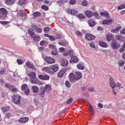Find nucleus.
<instances>
[{"label": "nucleus", "instance_id": "nucleus-57", "mask_svg": "<svg viewBox=\"0 0 125 125\" xmlns=\"http://www.w3.org/2000/svg\"><path fill=\"white\" fill-rule=\"evenodd\" d=\"M76 0H70L69 1L70 4L73 5L76 3Z\"/></svg>", "mask_w": 125, "mask_h": 125}, {"label": "nucleus", "instance_id": "nucleus-4", "mask_svg": "<svg viewBox=\"0 0 125 125\" xmlns=\"http://www.w3.org/2000/svg\"><path fill=\"white\" fill-rule=\"evenodd\" d=\"M109 84L111 87L113 88H116V87H119V89L121 88H125L123 86H122V83H115V80L113 77H110L109 80Z\"/></svg>", "mask_w": 125, "mask_h": 125}, {"label": "nucleus", "instance_id": "nucleus-36", "mask_svg": "<svg viewBox=\"0 0 125 125\" xmlns=\"http://www.w3.org/2000/svg\"><path fill=\"white\" fill-rule=\"evenodd\" d=\"M59 44H60V45H62V46H65V45H67V44H68V42H67L62 41V42H60L59 43Z\"/></svg>", "mask_w": 125, "mask_h": 125}, {"label": "nucleus", "instance_id": "nucleus-15", "mask_svg": "<svg viewBox=\"0 0 125 125\" xmlns=\"http://www.w3.org/2000/svg\"><path fill=\"white\" fill-rule=\"evenodd\" d=\"M45 93V90H44V88H43V87H42L39 93V96H41V97L43 98L44 97Z\"/></svg>", "mask_w": 125, "mask_h": 125}, {"label": "nucleus", "instance_id": "nucleus-16", "mask_svg": "<svg viewBox=\"0 0 125 125\" xmlns=\"http://www.w3.org/2000/svg\"><path fill=\"white\" fill-rule=\"evenodd\" d=\"M88 23L90 27H93L96 25V22H95V20H89Z\"/></svg>", "mask_w": 125, "mask_h": 125}, {"label": "nucleus", "instance_id": "nucleus-23", "mask_svg": "<svg viewBox=\"0 0 125 125\" xmlns=\"http://www.w3.org/2000/svg\"><path fill=\"white\" fill-rule=\"evenodd\" d=\"M99 44L102 47H108V44L103 41H100Z\"/></svg>", "mask_w": 125, "mask_h": 125}, {"label": "nucleus", "instance_id": "nucleus-8", "mask_svg": "<svg viewBox=\"0 0 125 125\" xmlns=\"http://www.w3.org/2000/svg\"><path fill=\"white\" fill-rule=\"evenodd\" d=\"M7 15V10L4 8L0 9V18L5 17Z\"/></svg>", "mask_w": 125, "mask_h": 125}, {"label": "nucleus", "instance_id": "nucleus-10", "mask_svg": "<svg viewBox=\"0 0 125 125\" xmlns=\"http://www.w3.org/2000/svg\"><path fill=\"white\" fill-rule=\"evenodd\" d=\"M120 45L121 44L116 41H113L111 42V46L113 49H119Z\"/></svg>", "mask_w": 125, "mask_h": 125}, {"label": "nucleus", "instance_id": "nucleus-18", "mask_svg": "<svg viewBox=\"0 0 125 125\" xmlns=\"http://www.w3.org/2000/svg\"><path fill=\"white\" fill-rule=\"evenodd\" d=\"M32 28L36 31V32H37V33H42V29L38 27L37 25H33Z\"/></svg>", "mask_w": 125, "mask_h": 125}, {"label": "nucleus", "instance_id": "nucleus-21", "mask_svg": "<svg viewBox=\"0 0 125 125\" xmlns=\"http://www.w3.org/2000/svg\"><path fill=\"white\" fill-rule=\"evenodd\" d=\"M43 88H44L45 92H50L51 91V86L49 84L46 85Z\"/></svg>", "mask_w": 125, "mask_h": 125}, {"label": "nucleus", "instance_id": "nucleus-14", "mask_svg": "<svg viewBox=\"0 0 125 125\" xmlns=\"http://www.w3.org/2000/svg\"><path fill=\"white\" fill-rule=\"evenodd\" d=\"M67 12L68 14H71V15H76V14H78L79 13L77 11L72 10L71 9H68L67 10Z\"/></svg>", "mask_w": 125, "mask_h": 125}, {"label": "nucleus", "instance_id": "nucleus-1", "mask_svg": "<svg viewBox=\"0 0 125 125\" xmlns=\"http://www.w3.org/2000/svg\"><path fill=\"white\" fill-rule=\"evenodd\" d=\"M82 77H83L82 73L79 71H75L74 74L73 73H70L69 75V80L71 83H75L76 81L81 80Z\"/></svg>", "mask_w": 125, "mask_h": 125}, {"label": "nucleus", "instance_id": "nucleus-7", "mask_svg": "<svg viewBox=\"0 0 125 125\" xmlns=\"http://www.w3.org/2000/svg\"><path fill=\"white\" fill-rule=\"evenodd\" d=\"M44 60H45L48 64H53L54 63H55V60L49 56L45 57L44 58Z\"/></svg>", "mask_w": 125, "mask_h": 125}, {"label": "nucleus", "instance_id": "nucleus-51", "mask_svg": "<svg viewBox=\"0 0 125 125\" xmlns=\"http://www.w3.org/2000/svg\"><path fill=\"white\" fill-rule=\"evenodd\" d=\"M50 30V28L49 27H46L44 28V31L45 32V33H48Z\"/></svg>", "mask_w": 125, "mask_h": 125}, {"label": "nucleus", "instance_id": "nucleus-64", "mask_svg": "<svg viewBox=\"0 0 125 125\" xmlns=\"http://www.w3.org/2000/svg\"><path fill=\"white\" fill-rule=\"evenodd\" d=\"M65 48L64 47H61L59 48V51L60 52H63L64 51Z\"/></svg>", "mask_w": 125, "mask_h": 125}, {"label": "nucleus", "instance_id": "nucleus-26", "mask_svg": "<svg viewBox=\"0 0 125 125\" xmlns=\"http://www.w3.org/2000/svg\"><path fill=\"white\" fill-rule=\"evenodd\" d=\"M113 21V20H104L103 21V24H104V25H108V24H111Z\"/></svg>", "mask_w": 125, "mask_h": 125}, {"label": "nucleus", "instance_id": "nucleus-38", "mask_svg": "<svg viewBox=\"0 0 125 125\" xmlns=\"http://www.w3.org/2000/svg\"><path fill=\"white\" fill-rule=\"evenodd\" d=\"M88 91L90 92H95V88H94L93 86L90 87L88 88Z\"/></svg>", "mask_w": 125, "mask_h": 125}, {"label": "nucleus", "instance_id": "nucleus-29", "mask_svg": "<svg viewBox=\"0 0 125 125\" xmlns=\"http://www.w3.org/2000/svg\"><path fill=\"white\" fill-rule=\"evenodd\" d=\"M42 15V13L39 12H35L34 13H33V16L34 18H36V17H39V16H41Z\"/></svg>", "mask_w": 125, "mask_h": 125}, {"label": "nucleus", "instance_id": "nucleus-28", "mask_svg": "<svg viewBox=\"0 0 125 125\" xmlns=\"http://www.w3.org/2000/svg\"><path fill=\"white\" fill-rule=\"evenodd\" d=\"M5 2L6 4L8 5H11V4H13L14 3V0H5Z\"/></svg>", "mask_w": 125, "mask_h": 125}, {"label": "nucleus", "instance_id": "nucleus-6", "mask_svg": "<svg viewBox=\"0 0 125 125\" xmlns=\"http://www.w3.org/2000/svg\"><path fill=\"white\" fill-rule=\"evenodd\" d=\"M13 101L15 104H20V100H21V96L14 94L12 97Z\"/></svg>", "mask_w": 125, "mask_h": 125}, {"label": "nucleus", "instance_id": "nucleus-17", "mask_svg": "<svg viewBox=\"0 0 125 125\" xmlns=\"http://www.w3.org/2000/svg\"><path fill=\"white\" fill-rule=\"evenodd\" d=\"M68 64H69V62L67 61V60L64 59L61 60V64L62 66L66 67L68 65Z\"/></svg>", "mask_w": 125, "mask_h": 125}, {"label": "nucleus", "instance_id": "nucleus-47", "mask_svg": "<svg viewBox=\"0 0 125 125\" xmlns=\"http://www.w3.org/2000/svg\"><path fill=\"white\" fill-rule=\"evenodd\" d=\"M42 8L44 10H48V7L45 5H42Z\"/></svg>", "mask_w": 125, "mask_h": 125}, {"label": "nucleus", "instance_id": "nucleus-13", "mask_svg": "<svg viewBox=\"0 0 125 125\" xmlns=\"http://www.w3.org/2000/svg\"><path fill=\"white\" fill-rule=\"evenodd\" d=\"M25 65L27 68H29V69H32V70H36V67L31 64V62H27L25 63Z\"/></svg>", "mask_w": 125, "mask_h": 125}, {"label": "nucleus", "instance_id": "nucleus-24", "mask_svg": "<svg viewBox=\"0 0 125 125\" xmlns=\"http://www.w3.org/2000/svg\"><path fill=\"white\" fill-rule=\"evenodd\" d=\"M32 92L33 93H38V92L39 91V87H38L37 86H32Z\"/></svg>", "mask_w": 125, "mask_h": 125}, {"label": "nucleus", "instance_id": "nucleus-5", "mask_svg": "<svg viewBox=\"0 0 125 125\" xmlns=\"http://www.w3.org/2000/svg\"><path fill=\"white\" fill-rule=\"evenodd\" d=\"M28 33L35 42L40 41L41 37H40V36H39L36 35V34H35V33H34V30H33L32 29H28Z\"/></svg>", "mask_w": 125, "mask_h": 125}, {"label": "nucleus", "instance_id": "nucleus-41", "mask_svg": "<svg viewBox=\"0 0 125 125\" xmlns=\"http://www.w3.org/2000/svg\"><path fill=\"white\" fill-rule=\"evenodd\" d=\"M24 94H25V95H29L30 94V89L28 88L25 89L24 91Z\"/></svg>", "mask_w": 125, "mask_h": 125}, {"label": "nucleus", "instance_id": "nucleus-48", "mask_svg": "<svg viewBox=\"0 0 125 125\" xmlns=\"http://www.w3.org/2000/svg\"><path fill=\"white\" fill-rule=\"evenodd\" d=\"M82 5H83V6H86L87 5V1L83 0L82 1Z\"/></svg>", "mask_w": 125, "mask_h": 125}, {"label": "nucleus", "instance_id": "nucleus-40", "mask_svg": "<svg viewBox=\"0 0 125 125\" xmlns=\"http://www.w3.org/2000/svg\"><path fill=\"white\" fill-rule=\"evenodd\" d=\"M125 61H119L118 62V65L119 66H120V67H122V66H124L125 65Z\"/></svg>", "mask_w": 125, "mask_h": 125}, {"label": "nucleus", "instance_id": "nucleus-11", "mask_svg": "<svg viewBox=\"0 0 125 125\" xmlns=\"http://www.w3.org/2000/svg\"><path fill=\"white\" fill-rule=\"evenodd\" d=\"M66 72H67V69L63 68L58 73V77L59 78H63V76H64Z\"/></svg>", "mask_w": 125, "mask_h": 125}, {"label": "nucleus", "instance_id": "nucleus-35", "mask_svg": "<svg viewBox=\"0 0 125 125\" xmlns=\"http://www.w3.org/2000/svg\"><path fill=\"white\" fill-rule=\"evenodd\" d=\"M77 68L78 69H79V70H83V69H84V66L82 64H78L77 65Z\"/></svg>", "mask_w": 125, "mask_h": 125}, {"label": "nucleus", "instance_id": "nucleus-42", "mask_svg": "<svg viewBox=\"0 0 125 125\" xmlns=\"http://www.w3.org/2000/svg\"><path fill=\"white\" fill-rule=\"evenodd\" d=\"M49 40H50V41H51V42H53L55 41V40H56V38L55 37L50 35L49 37Z\"/></svg>", "mask_w": 125, "mask_h": 125}, {"label": "nucleus", "instance_id": "nucleus-2", "mask_svg": "<svg viewBox=\"0 0 125 125\" xmlns=\"http://www.w3.org/2000/svg\"><path fill=\"white\" fill-rule=\"evenodd\" d=\"M59 69V67L57 65H51L49 67H43L42 71L50 74V75H54Z\"/></svg>", "mask_w": 125, "mask_h": 125}, {"label": "nucleus", "instance_id": "nucleus-43", "mask_svg": "<svg viewBox=\"0 0 125 125\" xmlns=\"http://www.w3.org/2000/svg\"><path fill=\"white\" fill-rule=\"evenodd\" d=\"M49 47L50 48H52V49L53 50H56L57 49V48H56V46L55 45H53L52 44H49Z\"/></svg>", "mask_w": 125, "mask_h": 125}, {"label": "nucleus", "instance_id": "nucleus-46", "mask_svg": "<svg viewBox=\"0 0 125 125\" xmlns=\"http://www.w3.org/2000/svg\"><path fill=\"white\" fill-rule=\"evenodd\" d=\"M52 55H57L58 54V52H57V50H53V51L51 52Z\"/></svg>", "mask_w": 125, "mask_h": 125}, {"label": "nucleus", "instance_id": "nucleus-56", "mask_svg": "<svg viewBox=\"0 0 125 125\" xmlns=\"http://www.w3.org/2000/svg\"><path fill=\"white\" fill-rule=\"evenodd\" d=\"M56 37L58 38V39H63L64 38V36H63V35L60 34H57Z\"/></svg>", "mask_w": 125, "mask_h": 125}, {"label": "nucleus", "instance_id": "nucleus-53", "mask_svg": "<svg viewBox=\"0 0 125 125\" xmlns=\"http://www.w3.org/2000/svg\"><path fill=\"white\" fill-rule=\"evenodd\" d=\"M0 23L2 25H7V24L9 23V22L6 21H0Z\"/></svg>", "mask_w": 125, "mask_h": 125}, {"label": "nucleus", "instance_id": "nucleus-59", "mask_svg": "<svg viewBox=\"0 0 125 125\" xmlns=\"http://www.w3.org/2000/svg\"><path fill=\"white\" fill-rule=\"evenodd\" d=\"M76 34L77 36H79V37H82L83 34L80 31H76Z\"/></svg>", "mask_w": 125, "mask_h": 125}, {"label": "nucleus", "instance_id": "nucleus-33", "mask_svg": "<svg viewBox=\"0 0 125 125\" xmlns=\"http://www.w3.org/2000/svg\"><path fill=\"white\" fill-rule=\"evenodd\" d=\"M89 109L90 110V112L92 115H94V113H95V111L93 110V107H92V105L90 104L89 106Z\"/></svg>", "mask_w": 125, "mask_h": 125}, {"label": "nucleus", "instance_id": "nucleus-52", "mask_svg": "<svg viewBox=\"0 0 125 125\" xmlns=\"http://www.w3.org/2000/svg\"><path fill=\"white\" fill-rule=\"evenodd\" d=\"M10 117H11V114H10L9 113H6L5 115V118L6 119H9Z\"/></svg>", "mask_w": 125, "mask_h": 125}, {"label": "nucleus", "instance_id": "nucleus-27", "mask_svg": "<svg viewBox=\"0 0 125 125\" xmlns=\"http://www.w3.org/2000/svg\"><path fill=\"white\" fill-rule=\"evenodd\" d=\"M122 29V27L121 26H119L115 29H112L111 30V33H118V32L120 31V30Z\"/></svg>", "mask_w": 125, "mask_h": 125}, {"label": "nucleus", "instance_id": "nucleus-19", "mask_svg": "<svg viewBox=\"0 0 125 125\" xmlns=\"http://www.w3.org/2000/svg\"><path fill=\"white\" fill-rule=\"evenodd\" d=\"M28 121H29V118L22 117L19 120V122L20 124H23V123H27Z\"/></svg>", "mask_w": 125, "mask_h": 125}, {"label": "nucleus", "instance_id": "nucleus-34", "mask_svg": "<svg viewBox=\"0 0 125 125\" xmlns=\"http://www.w3.org/2000/svg\"><path fill=\"white\" fill-rule=\"evenodd\" d=\"M78 18H79V19H80V20H83V19H85V16H83L82 14H79L78 15Z\"/></svg>", "mask_w": 125, "mask_h": 125}, {"label": "nucleus", "instance_id": "nucleus-39", "mask_svg": "<svg viewBox=\"0 0 125 125\" xmlns=\"http://www.w3.org/2000/svg\"><path fill=\"white\" fill-rule=\"evenodd\" d=\"M117 8L119 10H121V9H124V8H125V4H122L121 5L118 6Z\"/></svg>", "mask_w": 125, "mask_h": 125}, {"label": "nucleus", "instance_id": "nucleus-32", "mask_svg": "<svg viewBox=\"0 0 125 125\" xmlns=\"http://www.w3.org/2000/svg\"><path fill=\"white\" fill-rule=\"evenodd\" d=\"M125 51V42H124V44L122 45L121 48L119 49V51L122 53L124 52Z\"/></svg>", "mask_w": 125, "mask_h": 125}, {"label": "nucleus", "instance_id": "nucleus-30", "mask_svg": "<svg viewBox=\"0 0 125 125\" xmlns=\"http://www.w3.org/2000/svg\"><path fill=\"white\" fill-rule=\"evenodd\" d=\"M27 0H19V4L23 5V4H26Z\"/></svg>", "mask_w": 125, "mask_h": 125}, {"label": "nucleus", "instance_id": "nucleus-60", "mask_svg": "<svg viewBox=\"0 0 125 125\" xmlns=\"http://www.w3.org/2000/svg\"><path fill=\"white\" fill-rule=\"evenodd\" d=\"M121 35H125V28H123L120 31Z\"/></svg>", "mask_w": 125, "mask_h": 125}, {"label": "nucleus", "instance_id": "nucleus-54", "mask_svg": "<svg viewBox=\"0 0 125 125\" xmlns=\"http://www.w3.org/2000/svg\"><path fill=\"white\" fill-rule=\"evenodd\" d=\"M65 86H66V87H70V86H71V83H70V82L66 81Z\"/></svg>", "mask_w": 125, "mask_h": 125}, {"label": "nucleus", "instance_id": "nucleus-63", "mask_svg": "<svg viewBox=\"0 0 125 125\" xmlns=\"http://www.w3.org/2000/svg\"><path fill=\"white\" fill-rule=\"evenodd\" d=\"M90 46L92 47V48H94L95 47V45H94V43L91 42L90 43Z\"/></svg>", "mask_w": 125, "mask_h": 125}, {"label": "nucleus", "instance_id": "nucleus-44", "mask_svg": "<svg viewBox=\"0 0 125 125\" xmlns=\"http://www.w3.org/2000/svg\"><path fill=\"white\" fill-rule=\"evenodd\" d=\"M18 91V89H17V88H14V87L11 89V91L13 93H16Z\"/></svg>", "mask_w": 125, "mask_h": 125}, {"label": "nucleus", "instance_id": "nucleus-58", "mask_svg": "<svg viewBox=\"0 0 125 125\" xmlns=\"http://www.w3.org/2000/svg\"><path fill=\"white\" fill-rule=\"evenodd\" d=\"M46 43V41H43L40 42V45L43 46Z\"/></svg>", "mask_w": 125, "mask_h": 125}, {"label": "nucleus", "instance_id": "nucleus-62", "mask_svg": "<svg viewBox=\"0 0 125 125\" xmlns=\"http://www.w3.org/2000/svg\"><path fill=\"white\" fill-rule=\"evenodd\" d=\"M83 95L84 96H85L86 97H88V96H89V94H88V93L86 92L83 93Z\"/></svg>", "mask_w": 125, "mask_h": 125}, {"label": "nucleus", "instance_id": "nucleus-22", "mask_svg": "<svg viewBox=\"0 0 125 125\" xmlns=\"http://www.w3.org/2000/svg\"><path fill=\"white\" fill-rule=\"evenodd\" d=\"M114 39V35L111 34H108L106 35V40L108 42H111Z\"/></svg>", "mask_w": 125, "mask_h": 125}, {"label": "nucleus", "instance_id": "nucleus-37", "mask_svg": "<svg viewBox=\"0 0 125 125\" xmlns=\"http://www.w3.org/2000/svg\"><path fill=\"white\" fill-rule=\"evenodd\" d=\"M93 16H95L96 19H100L98 13H93Z\"/></svg>", "mask_w": 125, "mask_h": 125}, {"label": "nucleus", "instance_id": "nucleus-50", "mask_svg": "<svg viewBox=\"0 0 125 125\" xmlns=\"http://www.w3.org/2000/svg\"><path fill=\"white\" fill-rule=\"evenodd\" d=\"M1 110L3 113H6L8 111V108L7 107H2Z\"/></svg>", "mask_w": 125, "mask_h": 125}, {"label": "nucleus", "instance_id": "nucleus-45", "mask_svg": "<svg viewBox=\"0 0 125 125\" xmlns=\"http://www.w3.org/2000/svg\"><path fill=\"white\" fill-rule=\"evenodd\" d=\"M17 63H18L19 65H22V64H23V63H24V62H23V60H20V59H18V60H17Z\"/></svg>", "mask_w": 125, "mask_h": 125}, {"label": "nucleus", "instance_id": "nucleus-3", "mask_svg": "<svg viewBox=\"0 0 125 125\" xmlns=\"http://www.w3.org/2000/svg\"><path fill=\"white\" fill-rule=\"evenodd\" d=\"M28 77L30 78V83H39V84H42V82L40 83V80L37 79V76L36 75V72L32 71L31 72L27 74Z\"/></svg>", "mask_w": 125, "mask_h": 125}, {"label": "nucleus", "instance_id": "nucleus-49", "mask_svg": "<svg viewBox=\"0 0 125 125\" xmlns=\"http://www.w3.org/2000/svg\"><path fill=\"white\" fill-rule=\"evenodd\" d=\"M27 86H28L26 84H23L21 86V89H22V90H25L26 89H27Z\"/></svg>", "mask_w": 125, "mask_h": 125}, {"label": "nucleus", "instance_id": "nucleus-9", "mask_svg": "<svg viewBox=\"0 0 125 125\" xmlns=\"http://www.w3.org/2000/svg\"><path fill=\"white\" fill-rule=\"evenodd\" d=\"M85 40L86 41H92L93 40H95L96 38L95 36L90 34H86L85 35Z\"/></svg>", "mask_w": 125, "mask_h": 125}, {"label": "nucleus", "instance_id": "nucleus-55", "mask_svg": "<svg viewBox=\"0 0 125 125\" xmlns=\"http://www.w3.org/2000/svg\"><path fill=\"white\" fill-rule=\"evenodd\" d=\"M72 102H73V98H70L66 101L67 104H71Z\"/></svg>", "mask_w": 125, "mask_h": 125}, {"label": "nucleus", "instance_id": "nucleus-12", "mask_svg": "<svg viewBox=\"0 0 125 125\" xmlns=\"http://www.w3.org/2000/svg\"><path fill=\"white\" fill-rule=\"evenodd\" d=\"M38 78L42 81H48L50 77L48 75H40L38 76Z\"/></svg>", "mask_w": 125, "mask_h": 125}, {"label": "nucleus", "instance_id": "nucleus-31", "mask_svg": "<svg viewBox=\"0 0 125 125\" xmlns=\"http://www.w3.org/2000/svg\"><path fill=\"white\" fill-rule=\"evenodd\" d=\"M5 87H6V88H9V89H11V88L14 87V86L10 84V83H5Z\"/></svg>", "mask_w": 125, "mask_h": 125}, {"label": "nucleus", "instance_id": "nucleus-25", "mask_svg": "<svg viewBox=\"0 0 125 125\" xmlns=\"http://www.w3.org/2000/svg\"><path fill=\"white\" fill-rule=\"evenodd\" d=\"M71 61L74 63H78L79 62V59L76 56H71Z\"/></svg>", "mask_w": 125, "mask_h": 125}, {"label": "nucleus", "instance_id": "nucleus-20", "mask_svg": "<svg viewBox=\"0 0 125 125\" xmlns=\"http://www.w3.org/2000/svg\"><path fill=\"white\" fill-rule=\"evenodd\" d=\"M85 14L87 17L88 18H90L93 16V12L90 11H86L85 12Z\"/></svg>", "mask_w": 125, "mask_h": 125}, {"label": "nucleus", "instance_id": "nucleus-61", "mask_svg": "<svg viewBox=\"0 0 125 125\" xmlns=\"http://www.w3.org/2000/svg\"><path fill=\"white\" fill-rule=\"evenodd\" d=\"M104 16L106 18H110V15L107 12L105 13Z\"/></svg>", "mask_w": 125, "mask_h": 125}]
</instances>
